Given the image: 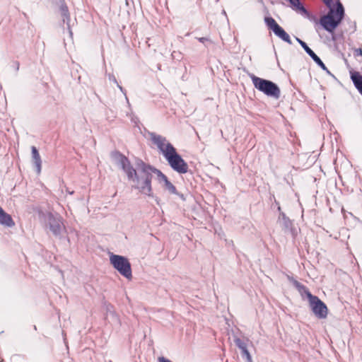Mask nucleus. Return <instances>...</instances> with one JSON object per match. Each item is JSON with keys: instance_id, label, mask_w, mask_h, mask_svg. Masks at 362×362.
<instances>
[{"instance_id": "nucleus-4", "label": "nucleus", "mask_w": 362, "mask_h": 362, "mask_svg": "<svg viewBox=\"0 0 362 362\" xmlns=\"http://www.w3.org/2000/svg\"><path fill=\"white\" fill-rule=\"evenodd\" d=\"M250 78L255 88L264 93L265 95L278 99L281 95V90L276 84L271 81L257 77L253 74Z\"/></svg>"}, {"instance_id": "nucleus-14", "label": "nucleus", "mask_w": 362, "mask_h": 362, "mask_svg": "<svg viewBox=\"0 0 362 362\" xmlns=\"http://www.w3.org/2000/svg\"><path fill=\"white\" fill-rule=\"evenodd\" d=\"M328 313L326 305L318 298V318H325Z\"/></svg>"}, {"instance_id": "nucleus-5", "label": "nucleus", "mask_w": 362, "mask_h": 362, "mask_svg": "<svg viewBox=\"0 0 362 362\" xmlns=\"http://www.w3.org/2000/svg\"><path fill=\"white\" fill-rule=\"evenodd\" d=\"M110 261L113 267L117 269L121 275L130 280L132 278L131 264L127 258L118 255H111Z\"/></svg>"}, {"instance_id": "nucleus-8", "label": "nucleus", "mask_w": 362, "mask_h": 362, "mask_svg": "<svg viewBox=\"0 0 362 362\" xmlns=\"http://www.w3.org/2000/svg\"><path fill=\"white\" fill-rule=\"evenodd\" d=\"M119 161L122 169L127 173L129 180L134 181V177H136L137 173L136 170L131 165L128 158L122 154H119Z\"/></svg>"}, {"instance_id": "nucleus-17", "label": "nucleus", "mask_w": 362, "mask_h": 362, "mask_svg": "<svg viewBox=\"0 0 362 362\" xmlns=\"http://www.w3.org/2000/svg\"><path fill=\"white\" fill-rule=\"evenodd\" d=\"M238 346L242 350L243 354L246 356L247 358H250V354L247 349L245 344L240 341V340H238L237 341Z\"/></svg>"}, {"instance_id": "nucleus-10", "label": "nucleus", "mask_w": 362, "mask_h": 362, "mask_svg": "<svg viewBox=\"0 0 362 362\" xmlns=\"http://www.w3.org/2000/svg\"><path fill=\"white\" fill-rule=\"evenodd\" d=\"M0 223L8 227L14 226L15 223L11 216L6 213L4 209L0 206Z\"/></svg>"}, {"instance_id": "nucleus-13", "label": "nucleus", "mask_w": 362, "mask_h": 362, "mask_svg": "<svg viewBox=\"0 0 362 362\" xmlns=\"http://www.w3.org/2000/svg\"><path fill=\"white\" fill-rule=\"evenodd\" d=\"M351 80L353 81L355 87L362 95V76L358 73H354L351 75Z\"/></svg>"}, {"instance_id": "nucleus-19", "label": "nucleus", "mask_w": 362, "mask_h": 362, "mask_svg": "<svg viewBox=\"0 0 362 362\" xmlns=\"http://www.w3.org/2000/svg\"><path fill=\"white\" fill-rule=\"evenodd\" d=\"M318 66H320L324 71H325L328 74L334 78V76L327 69L323 62L318 57Z\"/></svg>"}, {"instance_id": "nucleus-1", "label": "nucleus", "mask_w": 362, "mask_h": 362, "mask_svg": "<svg viewBox=\"0 0 362 362\" xmlns=\"http://www.w3.org/2000/svg\"><path fill=\"white\" fill-rule=\"evenodd\" d=\"M151 140L161 151L170 166L176 172L184 174L188 171L187 163L177 153L176 149L165 137L151 134Z\"/></svg>"}, {"instance_id": "nucleus-18", "label": "nucleus", "mask_w": 362, "mask_h": 362, "mask_svg": "<svg viewBox=\"0 0 362 362\" xmlns=\"http://www.w3.org/2000/svg\"><path fill=\"white\" fill-rule=\"evenodd\" d=\"M61 13L63 16V21H65V20H69V10L66 6L62 5L60 8Z\"/></svg>"}, {"instance_id": "nucleus-9", "label": "nucleus", "mask_w": 362, "mask_h": 362, "mask_svg": "<svg viewBox=\"0 0 362 362\" xmlns=\"http://www.w3.org/2000/svg\"><path fill=\"white\" fill-rule=\"evenodd\" d=\"M155 173L164 182L165 188L172 194H177L176 187L168 180V177L159 170H155Z\"/></svg>"}, {"instance_id": "nucleus-16", "label": "nucleus", "mask_w": 362, "mask_h": 362, "mask_svg": "<svg viewBox=\"0 0 362 362\" xmlns=\"http://www.w3.org/2000/svg\"><path fill=\"white\" fill-rule=\"evenodd\" d=\"M289 2L293 9L305 12V9L300 4V0H289Z\"/></svg>"}, {"instance_id": "nucleus-15", "label": "nucleus", "mask_w": 362, "mask_h": 362, "mask_svg": "<svg viewBox=\"0 0 362 362\" xmlns=\"http://www.w3.org/2000/svg\"><path fill=\"white\" fill-rule=\"evenodd\" d=\"M300 45L303 47L305 51L312 57V59L317 62V54L307 45V44L302 41L301 40L298 39Z\"/></svg>"}, {"instance_id": "nucleus-22", "label": "nucleus", "mask_w": 362, "mask_h": 362, "mask_svg": "<svg viewBox=\"0 0 362 362\" xmlns=\"http://www.w3.org/2000/svg\"><path fill=\"white\" fill-rule=\"evenodd\" d=\"M356 53L358 55H362V49H356Z\"/></svg>"}, {"instance_id": "nucleus-21", "label": "nucleus", "mask_w": 362, "mask_h": 362, "mask_svg": "<svg viewBox=\"0 0 362 362\" xmlns=\"http://www.w3.org/2000/svg\"><path fill=\"white\" fill-rule=\"evenodd\" d=\"M199 42L204 43V42L208 41L209 40L207 38H206V37H200V38H199Z\"/></svg>"}, {"instance_id": "nucleus-11", "label": "nucleus", "mask_w": 362, "mask_h": 362, "mask_svg": "<svg viewBox=\"0 0 362 362\" xmlns=\"http://www.w3.org/2000/svg\"><path fill=\"white\" fill-rule=\"evenodd\" d=\"M32 151V157L34 162V164L37 168L38 173H40L42 168V160L40 156V153L35 146L31 147Z\"/></svg>"}, {"instance_id": "nucleus-20", "label": "nucleus", "mask_w": 362, "mask_h": 362, "mask_svg": "<svg viewBox=\"0 0 362 362\" xmlns=\"http://www.w3.org/2000/svg\"><path fill=\"white\" fill-rule=\"evenodd\" d=\"M158 362H172L171 361H170L168 358H165L163 356L158 357Z\"/></svg>"}, {"instance_id": "nucleus-12", "label": "nucleus", "mask_w": 362, "mask_h": 362, "mask_svg": "<svg viewBox=\"0 0 362 362\" xmlns=\"http://www.w3.org/2000/svg\"><path fill=\"white\" fill-rule=\"evenodd\" d=\"M50 230L54 234H59L62 228V222L60 219L52 217L49 218Z\"/></svg>"}, {"instance_id": "nucleus-6", "label": "nucleus", "mask_w": 362, "mask_h": 362, "mask_svg": "<svg viewBox=\"0 0 362 362\" xmlns=\"http://www.w3.org/2000/svg\"><path fill=\"white\" fill-rule=\"evenodd\" d=\"M264 22L267 27L272 30L276 35L284 41L290 42V37L288 33L276 22L272 17H265Z\"/></svg>"}, {"instance_id": "nucleus-2", "label": "nucleus", "mask_w": 362, "mask_h": 362, "mask_svg": "<svg viewBox=\"0 0 362 362\" xmlns=\"http://www.w3.org/2000/svg\"><path fill=\"white\" fill-rule=\"evenodd\" d=\"M329 8L326 16L320 18V24L327 31L332 32L339 24L344 15V10L339 0H322Z\"/></svg>"}, {"instance_id": "nucleus-7", "label": "nucleus", "mask_w": 362, "mask_h": 362, "mask_svg": "<svg viewBox=\"0 0 362 362\" xmlns=\"http://www.w3.org/2000/svg\"><path fill=\"white\" fill-rule=\"evenodd\" d=\"M293 284L303 297L305 296L308 298L310 300L313 313L317 314V297L313 296L310 291L298 281L295 280L293 281Z\"/></svg>"}, {"instance_id": "nucleus-3", "label": "nucleus", "mask_w": 362, "mask_h": 362, "mask_svg": "<svg viewBox=\"0 0 362 362\" xmlns=\"http://www.w3.org/2000/svg\"><path fill=\"white\" fill-rule=\"evenodd\" d=\"M155 170L156 169L143 163L140 174L134 177L133 182L136 183V188L139 189L141 193L151 195L152 173H155Z\"/></svg>"}]
</instances>
